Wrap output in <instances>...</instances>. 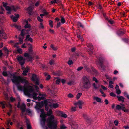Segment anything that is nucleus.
Segmentation results:
<instances>
[{"mask_svg":"<svg viewBox=\"0 0 129 129\" xmlns=\"http://www.w3.org/2000/svg\"><path fill=\"white\" fill-rule=\"evenodd\" d=\"M14 27L17 28L18 30H20L21 28V26H20L16 24H15L14 25Z\"/></svg>","mask_w":129,"mask_h":129,"instance_id":"obj_35","label":"nucleus"},{"mask_svg":"<svg viewBox=\"0 0 129 129\" xmlns=\"http://www.w3.org/2000/svg\"><path fill=\"white\" fill-rule=\"evenodd\" d=\"M61 19H60V21L61 23L63 24L66 22V20L64 17L62 16H61Z\"/></svg>","mask_w":129,"mask_h":129,"instance_id":"obj_30","label":"nucleus"},{"mask_svg":"<svg viewBox=\"0 0 129 129\" xmlns=\"http://www.w3.org/2000/svg\"><path fill=\"white\" fill-rule=\"evenodd\" d=\"M84 67L85 70L89 73L91 72V71L90 69L86 65H84Z\"/></svg>","mask_w":129,"mask_h":129,"instance_id":"obj_24","label":"nucleus"},{"mask_svg":"<svg viewBox=\"0 0 129 129\" xmlns=\"http://www.w3.org/2000/svg\"><path fill=\"white\" fill-rule=\"evenodd\" d=\"M82 93H78L76 95V99H78L80 98V96L82 95Z\"/></svg>","mask_w":129,"mask_h":129,"instance_id":"obj_47","label":"nucleus"},{"mask_svg":"<svg viewBox=\"0 0 129 129\" xmlns=\"http://www.w3.org/2000/svg\"><path fill=\"white\" fill-rule=\"evenodd\" d=\"M125 33L124 31L122 29L118 30L117 32V34L119 36H122Z\"/></svg>","mask_w":129,"mask_h":129,"instance_id":"obj_11","label":"nucleus"},{"mask_svg":"<svg viewBox=\"0 0 129 129\" xmlns=\"http://www.w3.org/2000/svg\"><path fill=\"white\" fill-rule=\"evenodd\" d=\"M28 72L27 70L23 71L22 73L23 75L24 76H26L27 75V73H28Z\"/></svg>","mask_w":129,"mask_h":129,"instance_id":"obj_43","label":"nucleus"},{"mask_svg":"<svg viewBox=\"0 0 129 129\" xmlns=\"http://www.w3.org/2000/svg\"><path fill=\"white\" fill-rule=\"evenodd\" d=\"M110 95L113 97H115L116 96V95L113 92H111L110 93Z\"/></svg>","mask_w":129,"mask_h":129,"instance_id":"obj_61","label":"nucleus"},{"mask_svg":"<svg viewBox=\"0 0 129 129\" xmlns=\"http://www.w3.org/2000/svg\"><path fill=\"white\" fill-rule=\"evenodd\" d=\"M34 90L32 87H31V88H24L23 91L24 92L26 93L28 96L31 95L30 93L33 92Z\"/></svg>","mask_w":129,"mask_h":129,"instance_id":"obj_5","label":"nucleus"},{"mask_svg":"<svg viewBox=\"0 0 129 129\" xmlns=\"http://www.w3.org/2000/svg\"><path fill=\"white\" fill-rule=\"evenodd\" d=\"M83 85L82 87V88L88 89L90 87V82L89 80L85 76H83Z\"/></svg>","mask_w":129,"mask_h":129,"instance_id":"obj_2","label":"nucleus"},{"mask_svg":"<svg viewBox=\"0 0 129 129\" xmlns=\"http://www.w3.org/2000/svg\"><path fill=\"white\" fill-rule=\"evenodd\" d=\"M20 109L22 110V113L24 112L25 111L26 105L25 104L23 103L20 107Z\"/></svg>","mask_w":129,"mask_h":129,"instance_id":"obj_14","label":"nucleus"},{"mask_svg":"<svg viewBox=\"0 0 129 129\" xmlns=\"http://www.w3.org/2000/svg\"><path fill=\"white\" fill-rule=\"evenodd\" d=\"M52 112L51 109L47 111V114L49 116L47 120V125L50 129H56L57 127V121L54 119V117L52 115Z\"/></svg>","mask_w":129,"mask_h":129,"instance_id":"obj_1","label":"nucleus"},{"mask_svg":"<svg viewBox=\"0 0 129 129\" xmlns=\"http://www.w3.org/2000/svg\"><path fill=\"white\" fill-rule=\"evenodd\" d=\"M27 129H31V127L30 124L27 123Z\"/></svg>","mask_w":129,"mask_h":129,"instance_id":"obj_59","label":"nucleus"},{"mask_svg":"<svg viewBox=\"0 0 129 129\" xmlns=\"http://www.w3.org/2000/svg\"><path fill=\"white\" fill-rule=\"evenodd\" d=\"M25 30V29H22L20 35L21 36H22L23 37V38H21L19 37V40L20 44H22L23 43V39L24 37V36L25 35V33L24 31Z\"/></svg>","mask_w":129,"mask_h":129,"instance_id":"obj_8","label":"nucleus"},{"mask_svg":"<svg viewBox=\"0 0 129 129\" xmlns=\"http://www.w3.org/2000/svg\"><path fill=\"white\" fill-rule=\"evenodd\" d=\"M16 85L17 87L18 90L20 91H21L22 90L23 91L24 88H25V87H23L22 86H21L20 84L18 85Z\"/></svg>","mask_w":129,"mask_h":129,"instance_id":"obj_18","label":"nucleus"},{"mask_svg":"<svg viewBox=\"0 0 129 129\" xmlns=\"http://www.w3.org/2000/svg\"><path fill=\"white\" fill-rule=\"evenodd\" d=\"M10 99L11 102H13L15 101V98L11 97L10 98Z\"/></svg>","mask_w":129,"mask_h":129,"instance_id":"obj_64","label":"nucleus"},{"mask_svg":"<svg viewBox=\"0 0 129 129\" xmlns=\"http://www.w3.org/2000/svg\"><path fill=\"white\" fill-rule=\"evenodd\" d=\"M17 51L18 52L20 53L21 54L22 53V49L20 48L18 49L17 50Z\"/></svg>","mask_w":129,"mask_h":129,"instance_id":"obj_60","label":"nucleus"},{"mask_svg":"<svg viewBox=\"0 0 129 129\" xmlns=\"http://www.w3.org/2000/svg\"><path fill=\"white\" fill-rule=\"evenodd\" d=\"M124 108V107H122L119 105H117L116 107V109L118 110H121L122 111V110H123V109Z\"/></svg>","mask_w":129,"mask_h":129,"instance_id":"obj_19","label":"nucleus"},{"mask_svg":"<svg viewBox=\"0 0 129 129\" xmlns=\"http://www.w3.org/2000/svg\"><path fill=\"white\" fill-rule=\"evenodd\" d=\"M35 82V84L36 85H39V83L38 79H37L36 80L33 81Z\"/></svg>","mask_w":129,"mask_h":129,"instance_id":"obj_52","label":"nucleus"},{"mask_svg":"<svg viewBox=\"0 0 129 129\" xmlns=\"http://www.w3.org/2000/svg\"><path fill=\"white\" fill-rule=\"evenodd\" d=\"M3 75L4 76L6 77L8 76L7 72L5 71H3L2 73Z\"/></svg>","mask_w":129,"mask_h":129,"instance_id":"obj_48","label":"nucleus"},{"mask_svg":"<svg viewBox=\"0 0 129 129\" xmlns=\"http://www.w3.org/2000/svg\"><path fill=\"white\" fill-rule=\"evenodd\" d=\"M49 63L50 65H52L54 64V61L52 60H51L49 61Z\"/></svg>","mask_w":129,"mask_h":129,"instance_id":"obj_56","label":"nucleus"},{"mask_svg":"<svg viewBox=\"0 0 129 129\" xmlns=\"http://www.w3.org/2000/svg\"><path fill=\"white\" fill-rule=\"evenodd\" d=\"M6 10L8 11H12V10L11 9V8L9 6H7L6 8Z\"/></svg>","mask_w":129,"mask_h":129,"instance_id":"obj_55","label":"nucleus"},{"mask_svg":"<svg viewBox=\"0 0 129 129\" xmlns=\"http://www.w3.org/2000/svg\"><path fill=\"white\" fill-rule=\"evenodd\" d=\"M20 79V82H21L22 83H24L25 84H27L28 83V81L27 80L22 78L21 77Z\"/></svg>","mask_w":129,"mask_h":129,"instance_id":"obj_16","label":"nucleus"},{"mask_svg":"<svg viewBox=\"0 0 129 129\" xmlns=\"http://www.w3.org/2000/svg\"><path fill=\"white\" fill-rule=\"evenodd\" d=\"M37 106L36 107L37 108V109H36L38 111H40L41 112V113H44V110L43 109H41L40 108H37Z\"/></svg>","mask_w":129,"mask_h":129,"instance_id":"obj_32","label":"nucleus"},{"mask_svg":"<svg viewBox=\"0 0 129 129\" xmlns=\"http://www.w3.org/2000/svg\"><path fill=\"white\" fill-rule=\"evenodd\" d=\"M34 58L32 56H30V55L27 58V59H28V61H32L33 60Z\"/></svg>","mask_w":129,"mask_h":129,"instance_id":"obj_42","label":"nucleus"},{"mask_svg":"<svg viewBox=\"0 0 129 129\" xmlns=\"http://www.w3.org/2000/svg\"><path fill=\"white\" fill-rule=\"evenodd\" d=\"M100 67V68L99 69L103 71H105V67L104 65V64H99Z\"/></svg>","mask_w":129,"mask_h":129,"instance_id":"obj_25","label":"nucleus"},{"mask_svg":"<svg viewBox=\"0 0 129 129\" xmlns=\"http://www.w3.org/2000/svg\"><path fill=\"white\" fill-rule=\"evenodd\" d=\"M123 41L127 43H129V40L125 38L123 39Z\"/></svg>","mask_w":129,"mask_h":129,"instance_id":"obj_51","label":"nucleus"},{"mask_svg":"<svg viewBox=\"0 0 129 129\" xmlns=\"http://www.w3.org/2000/svg\"><path fill=\"white\" fill-rule=\"evenodd\" d=\"M0 104L2 106V107L3 109H4L5 108V106L6 104V103L5 101L1 102Z\"/></svg>","mask_w":129,"mask_h":129,"instance_id":"obj_28","label":"nucleus"},{"mask_svg":"<svg viewBox=\"0 0 129 129\" xmlns=\"http://www.w3.org/2000/svg\"><path fill=\"white\" fill-rule=\"evenodd\" d=\"M28 45L29 46V49H28V50L29 52L30 53L32 52V51H33V50H32V45H31V44H30V43H29L28 44Z\"/></svg>","mask_w":129,"mask_h":129,"instance_id":"obj_29","label":"nucleus"},{"mask_svg":"<svg viewBox=\"0 0 129 129\" xmlns=\"http://www.w3.org/2000/svg\"><path fill=\"white\" fill-rule=\"evenodd\" d=\"M83 116L84 117L85 120L87 123L90 124L91 121V118L88 117L85 114L83 115Z\"/></svg>","mask_w":129,"mask_h":129,"instance_id":"obj_10","label":"nucleus"},{"mask_svg":"<svg viewBox=\"0 0 129 129\" xmlns=\"http://www.w3.org/2000/svg\"><path fill=\"white\" fill-rule=\"evenodd\" d=\"M46 119L45 118H42L40 120L41 124L43 128L48 129V127L45 125V122Z\"/></svg>","mask_w":129,"mask_h":129,"instance_id":"obj_6","label":"nucleus"},{"mask_svg":"<svg viewBox=\"0 0 129 129\" xmlns=\"http://www.w3.org/2000/svg\"><path fill=\"white\" fill-rule=\"evenodd\" d=\"M36 105L35 107V108L36 109H37L36 106H37V108H42L44 106V102L43 101H41V102H36Z\"/></svg>","mask_w":129,"mask_h":129,"instance_id":"obj_9","label":"nucleus"},{"mask_svg":"<svg viewBox=\"0 0 129 129\" xmlns=\"http://www.w3.org/2000/svg\"><path fill=\"white\" fill-rule=\"evenodd\" d=\"M77 37L78 38L80 39L82 41H84V39H83L82 37L80 35H78Z\"/></svg>","mask_w":129,"mask_h":129,"instance_id":"obj_57","label":"nucleus"},{"mask_svg":"<svg viewBox=\"0 0 129 129\" xmlns=\"http://www.w3.org/2000/svg\"><path fill=\"white\" fill-rule=\"evenodd\" d=\"M38 79L37 77V75L36 74H34L33 75L32 79L33 81Z\"/></svg>","mask_w":129,"mask_h":129,"instance_id":"obj_27","label":"nucleus"},{"mask_svg":"<svg viewBox=\"0 0 129 129\" xmlns=\"http://www.w3.org/2000/svg\"><path fill=\"white\" fill-rule=\"evenodd\" d=\"M83 104V102L81 101H79L75 103V105H82Z\"/></svg>","mask_w":129,"mask_h":129,"instance_id":"obj_33","label":"nucleus"},{"mask_svg":"<svg viewBox=\"0 0 129 129\" xmlns=\"http://www.w3.org/2000/svg\"><path fill=\"white\" fill-rule=\"evenodd\" d=\"M98 59L99 64H104V63L106 61L105 57L102 56L99 57Z\"/></svg>","mask_w":129,"mask_h":129,"instance_id":"obj_7","label":"nucleus"},{"mask_svg":"<svg viewBox=\"0 0 129 129\" xmlns=\"http://www.w3.org/2000/svg\"><path fill=\"white\" fill-rule=\"evenodd\" d=\"M30 36L29 35H27L26 37L25 41H29L30 42H33V40L32 38L30 37Z\"/></svg>","mask_w":129,"mask_h":129,"instance_id":"obj_13","label":"nucleus"},{"mask_svg":"<svg viewBox=\"0 0 129 129\" xmlns=\"http://www.w3.org/2000/svg\"><path fill=\"white\" fill-rule=\"evenodd\" d=\"M49 25L52 28L53 27V21L51 20H50L49 21Z\"/></svg>","mask_w":129,"mask_h":129,"instance_id":"obj_46","label":"nucleus"},{"mask_svg":"<svg viewBox=\"0 0 129 129\" xmlns=\"http://www.w3.org/2000/svg\"><path fill=\"white\" fill-rule=\"evenodd\" d=\"M113 83V82L111 81H110L109 82V86L111 88H113V86L112 85Z\"/></svg>","mask_w":129,"mask_h":129,"instance_id":"obj_41","label":"nucleus"},{"mask_svg":"<svg viewBox=\"0 0 129 129\" xmlns=\"http://www.w3.org/2000/svg\"><path fill=\"white\" fill-rule=\"evenodd\" d=\"M66 128V127L63 124L60 127V129H65Z\"/></svg>","mask_w":129,"mask_h":129,"instance_id":"obj_63","label":"nucleus"},{"mask_svg":"<svg viewBox=\"0 0 129 129\" xmlns=\"http://www.w3.org/2000/svg\"><path fill=\"white\" fill-rule=\"evenodd\" d=\"M44 74L45 76H47L46 78V80H48L49 79H50L51 78V76L50 75H48L47 74V73H44Z\"/></svg>","mask_w":129,"mask_h":129,"instance_id":"obj_31","label":"nucleus"},{"mask_svg":"<svg viewBox=\"0 0 129 129\" xmlns=\"http://www.w3.org/2000/svg\"><path fill=\"white\" fill-rule=\"evenodd\" d=\"M37 100H38V101H40L41 100H44L45 99V97L44 96H41V97L40 96H38L37 97Z\"/></svg>","mask_w":129,"mask_h":129,"instance_id":"obj_39","label":"nucleus"},{"mask_svg":"<svg viewBox=\"0 0 129 129\" xmlns=\"http://www.w3.org/2000/svg\"><path fill=\"white\" fill-rule=\"evenodd\" d=\"M17 59L18 61L22 60L23 59V57L21 56L18 57Z\"/></svg>","mask_w":129,"mask_h":129,"instance_id":"obj_36","label":"nucleus"},{"mask_svg":"<svg viewBox=\"0 0 129 129\" xmlns=\"http://www.w3.org/2000/svg\"><path fill=\"white\" fill-rule=\"evenodd\" d=\"M45 115L44 113H41L40 115V117L41 118H45V117L44 116Z\"/></svg>","mask_w":129,"mask_h":129,"instance_id":"obj_54","label":"nucleus"},{"mask_svg":"<svg viewBox=\"0 0 129 129\" xmlns=\"http://www.w3.org/2000/svg\"><path fill=\"white\" fill-rule=\"evenodd\" d=\"M24 56L25 57H28L29 56V55L28 53H25L24 54Z\"/></svg>","mask_w":129,"mask_h":129,"instance_id":"obj_62","label":"nucleus"},{"mask_svg":"<svg viewBox=\"0 0 129 129\" xmlns=\"http://www.w3.org/2000/svg\"><path fill=\"white\" fill-rule=\"evenodd\" d=\"M123 94L125 97H127L128 99L129 100V95L127 94L126 92L124 91V92Z\"/></svg>","mask_w":129,"mask_h":129,"instance_id":"obj_38","label":"nucleus"},{"mask_svg":"<svg viewBox=\"0 0 129 129\" xmlns=\"http://www.w3.org/2000/svg\"><path fill=\"white\" fill-rule=\"evenodd\" d=\"M80 56L84 57V55L81 52H76L72 55V57H70V59H72V58H73L74 60H76L78 57H79Z\"/></svg>","mask_w":129,"mask_h":129,"instance_id":"obj_4","label":"nucleus"},{"mask_svg":"<svg viewBox=\"0 0 129 129\" xmlns=\"http://www.w3.org/2000/svg\"><path fill=\"white\" fill-rule=\"evenodd\" d=\"M11 76H13V78L11 79L12 82L16 85H18L20 84V79H21V76H17L15 74H11Z\"/></svg>","mask_w":129,"mask_h":129,"instance_id":"obj_3","label":"nucleus"},{"mask_svg":"<svg viewBox=\"0 0 129 129\" xmlns=\"http://www.w3.org/2000/svg\"><path fill=\"white\" fill-rule=\"evenodd\" d=\"M91 69L95 76L98 75L99 74L98 71L93 67H91Z\"/></svg>","mask_w":129,"mask_h":129,"instance_id":"obj_20","label":"nucleus"},{"mask_svg":"<svg viewBox=\"0 0 129 129\" xmlns=\"http://www.w3.org/2000/svg\"><path fill=\"white\" fill-rule=\"evenodd\" d=\"M94 99L95 100L98 102H100L101 101V99L98 97H94Z\"/></svg>","mask_w":129,"mask_h":129,"instance_id":"obj_37","label":"nucleus"},{"mask_svg":"<svg viewBox=\"0 0 129 129\" xmlns=\"http://www.w3.org/2000/svg\"><path fill=\"white\" fill-rule=\"evenodd\" d=\"M117 97L118 99V101L119 102H122V103H123L124 102L125 98L124 97L122 96H117Z\"/></svg>","mask_w":129,"mask_h":129,"instance_id":"obj_15","label":"nucleus"},{"mask_svg":"<svg viewBox=\"0 0 129 129\" xmlns=\"http://www.w3.org/2000/svg\"><path fill=\"white\" fill-rule=\"evenodd\" d=\"M33 9V6H31L29 7L27 9L29 15H31L33 14L32 10Z\"/></svg>","mask_w":129,"mask_h":129,"instance_id":"obj_12","label":"nucleus"},{"mask_svg":"<svg viewBox=\"0 0 129 129\" xmlns=\"http://www.w3.org/2000/svg\"><path fill=\"white\" fill-rule=\"evenodd\" d=\"M110 24H112L114 23V21L112 20V19H110L109 20V19L108 18V19L106 20Z\"/></svg>","mask_w":129,"mask_h":129,"instance_id":"obj_40","label":"nucleus"},{"mask_svg":"<svg viewBox=\"0 0 129 129\" xmlns=\"http://www.w3.org/2000/svg\"><path fill=\"white\" fill-rule=\"evenodd\" d=\"M19 17V15L17 14L13 18V20L14 22H16L17 21V19Z\"/></svg>","mask_w":129,"mask_h":129,"instance_id":"obj_22","label":"nucleus"},{"mask_svg":"<svg viewBox=\"0 0 129 129\" xmlns=\"http://www.w3.org/2000/svg\"><path fill=\"white\" fill-rule=\"evenodd\" d=\"M44 104L45 105V110L47 111H48L49 108L48 106L47 101V100H45L44 101Z\"/></svg>","mask_w":129,"mask_h":129,"instance_id":"obj_21","label":"nucleus"},{"mask_svg":"<svg viewBox=\"0 0 129 129\" xmlns=\"http://www.w3.org/2000/svg\"><path fill=\"white\" fill-rule=\"evenodd\" d=\"M50 47L51 48L54 50L56 51L57 50V48L54 47V45L53 44H51Z\"/></svg>","mask_w":129,"mask_h":129,"instance_id":"obj_45","label":"nucleus"},{"mask_svg":"<svg viewBox=\"0 0 129 129\" xmlns=\"http://www.w3.org/2000/svg\"><path fill=\"white\" fill-rule=\"evenodd\" d=\"M73 62L72 60L70 59H69L68 62V63L69 65H71L72 64H73Z\"/></svg>","mask_w":129,"mask_h":129,"instance_id":"obj_50","label":"nucleus"},{"mask_svg":"<svg viewBox=\"0 0 129 129\" xmlns=\"http://www.w3.org/2000/svg\"><path fill=\"white\" fill-rule=\"evenodd\" d=\"M88 48L90 49V51L91 52V54H92V53L93 50V46H91L89 47Z\"/></svg>","mask_w":129,"mask_h":129,"instance_id":"obj_53","label":"nucleus"},{"mask_svg":"<svg viewBox=\"0 0 129 129\" xmlns=\"http://www.w3.org/2000/svg\"><path fill=\"white\" fill-rule=\"evenodd\" d=\"M0 80L3 83H4L6 85H8V83L6 82L5 79L2 76H1Z\"/></svg>","mask_w":129,"mask_h":129,"instance_id":"obj_17","label":"nucleus"},{"mask_svg":"<svg viewBox=\"0 0 129 129\" xmlns=\"http://www.w3.org/2000/svg\"><path fill=\"white\" fill-rule=\"evenodd\" d=\"M11 8V9L12 10H13L14 11L16 12V9L15 8V7L14 6H12Z\"/></svg>","mask_w":129,"mask_h":129,"instance_id":"obj_58","label":"nucleus"},{"mask_svg":"<svg viewBox=\"0 0 129 129\" xmlns=\"http://www.w3.org/2000/svg\"><path fill=\"white\" fill-rule=\"evenodd\" d=\"M51 107L54 108H57L58 106V104L57 103L52 104L51 105Z\"/></svg>","mask_w":129,"mask_h":129,"instance_id":"obj_26","label":"nucleus"},{"mask_svg":"<svg viewBox=\"0 0 129 129\" xmlns=\"http://www.w3.org/2000/svg\"><path fill=\"white\" fill-rule=\"evenodd\" d=\"M31 26L30 24H26L24 26V28H30Z\"/></svg>","mask_w":129,"mask_h":129,"instance_id":"obj_49","label":"nucleus"},{"mask_svg":"<svg viewBox=\"0 0 129 129\" xmlns=\"http://www.w3.org/2000/svg\"><path fill=\"white\" fill-rule=\"evenodd\" d=\"M37 19L38 21L39 22H42L43 21V20L39 16H38L37 17Z\"/></svg>","mask_w":129,"mask_h":129,"instance_id":"obj_44","label":"nucleus"},{"mask_svg":"<svg viewBox=\"0 0 129 129\" xmlns=\"http://www.w3.org/2000/svg\"><path fill=\"white\" fill-rule=\"evenodd\" d=\"M77 25L78 27L80 26V27H82V28H83L84 27V26L82 24L79 22H78L77 23ZM78 28L79 27H78Z\"/></svg>","mask_w":129,"mask_h":129,"instance_id":"obj_34","label":"nucleus"},{"mask_svg":"<svg viewBox=\"0 0 129 129\" xmlns=\"http://www.w3.org/2000/svg\"><path fill=\"white\" fill-rule=\"evenodd\" d=\"M59 115L62 117L64 118H66L67 117L66 114L65 113H63L62 111H60L59 112Z\"/></svg>","mask_w":129,"mask_h":129,"instance_id":"obj_23","label":"nucleus"}]
</instances>
